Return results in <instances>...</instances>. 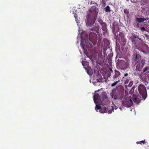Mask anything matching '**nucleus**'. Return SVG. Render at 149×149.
Returning <instances> with one entry per match:
<instances>
[{
	"label": "nucleus",
	"mask_w": 149,
	"mask_h": 149,
	"mask_svg": "<svg viewBox=\"0 0 149 149\" xmlns=\"http://www.w3.org/2000/svg\"><path fill=\"white\" fill-rule=\"evenodd\" d=\"M97 7L93 6L89 9L86 19V25L90 26L95 23L98 12Z\"/></svg>",
	"instance_id": "obj_1"
},
{
	"label": "nucleus",
	"mask_w": 149,
	"mask_h": 149,
	"mask_svg": "<svg viewBox=\"0 0 149 149\" xmlns=\"http://www.w3.org/2000/svg\"><path fill=\"white\" fill-rule=\"evenodd\" d=\"M119 30V26L118 25L113 24V33L114 35L115 36V38L116 39V40L119 41L120 42H122V43L125 44L126 42V39L123 37V33L122 32H120L119 36L121 37L120 40L118 36V35L117 34L116 36V33H118Z\"/></svg>",
	"instance_id": "obj_2"
},
{
	"label": "nucleus",
	"mask_w": 149,
	"mask_h": 149,
	"mask_svg": "<svg viewBox=\"0 0 149 149\" xmlns=\"http://www.w3.org/2000/svg\"><path fill=\"white\" fill-rule=\"evenodd\" d=\"M132 103V99L129 97L124 98L122 101V105L125 107H130L131 106Z\"/></svg>",
	"instance_id": "obj_3"
},
{
	"label": "nucleus",
	"mask_w": 149,
	"mask_h": 149,
	"mask_svg": "<svg viewBox=\"0 0 149 149\" xmlns=\"http://www.w3.org/2000/svg\"><path fill=\"white\" fill-rule=\"evenodd\" d=\"M138 90L139 93L143 97L145 96L147 94V92L146 88L143 84H140L138 86Z\"/></svg>",
	"instance_id": "obj_4"
},
{
	"label": "nucleus",
	"mask_w": 149,
	"mask_h": 149,
	"mask_svg": "<svg viewBox=\"0 0 149 149\" xmlns=\"http://www.w3.org/2000/svg\"><path fill=\"white\" fill-rule=\"evenodd\" d=\"M145 63V60L143 59L141 60L140 62H137L136 63V68L135 69L136 71L140 72L143 66Z\"/></svg>",
	"instance_id": "obj_5"
},
{
	"label": "nucleus",
	"mask_w": 149,
	"mask_h": 149,
	"mask_svg": "<svg viewBox=\"0 0 149 149\" xmlns=\"http://www.w3.org/2000/svg\"><path fill=\"white\" fill-rule=\"evenodd\" d=\"M111 97L114 100H122L123 96L119 92H113L112 93Z\"/></svg>",
	"instance_id": "obj_6"
},
{
	"label": "nucleus",
	"mask_w": 149,
	"mask_h": 149,
	"mask_svg": "<svg viewBox=\"0 0 149 149\" xmlns=\"http://www.w3.org/2000/svg\"><path fill=\"white\" fill-rule=\"evenodd\" d=\"M97 36L94 33H91L89 34V40L93 44L97 40Z\"/></svg>",
	"instance_id": "obj_7"
},
{
	"label": "nucleus",
	"mask_w": 149,
	"mask_h": 149,
	"mask_svg": "<svg viewBox=\"0 0 149 149\" xmlns=\"http://www.w3.org/2000/svg\"><path fill=\"white\" fill-rule=\"evenodd\" d=\"M81 47L82 49L85 51V50H86V48L87 49H88L90 47V44L89 43H87L86 42V40H82V39L81 40Z\"/></svg>",
	"instance_id": "obj_8"
},
{
	"label": "nucleus",
	"mask_w": 149,
	"mask_h": 149,
	"mask_svg": "<svg viewBox=\"0 0 149 149\" xmlns=\"http://www.w3.org/2000/svg\"><path fill=\"white\" fill-rule=\"evenodd\" d=\"M104 42V47L103 48V52L104 54H106V50L109 48V45L110 42L108 40L105 38L103 40Z\"/></svg>",
	"instance_id": "obj_9"
},
{
	"label": "nucleus",
	"mask_w": 149,
	"mask_h": 149,
	"mask_svg": "<svg viewBox=\"0 0 149 149\" xmlns=\"http://www.w3.org/2000/svg\"><path fill=\"white\" fill-rule=\"evenodd\" d=\"M132 58L135 61L139 62L141 59V57L140 55L136 52L133 54Z\"/></svg>",
	"instance_id": "obj_10"
},
{
	"label": "nucleus",
	"mask_w": 149,
	"mask_h": 149,
	"mask_svg": "<svg viewBox=\"0 0 149 149\" xmlns=\"http://www.w3.org/2000/svg\"><path fill=\"white\" fill-rule=\"evenodd\" d=\"M136 144H141V143H142L143 144H145V149H149V145L147 142V141L146 140H143L140 141H137L136 142Z\"/></svg>",
	"instance_id": "obj_11"
},
{
	"label": "nucleus",
	"mask_w": 149,
	"mask_h": 149,
	"mask_svg": "<svg viewBox=\"0 0 149 149\" xmlns=\"http://www.w3.org/2000/svg\"><path fill=\"white\" fill-rule=\"evenodd\" d=\"M144 44L142 43H139V44L136 46V48L139 49V51L144 52H145L143 50V47Z\"/></svg>",
	"instance_id": "obj_12"
},
{
	"label": "nucleus",
	"mask_w": 149,
	"mask_h": 149,
	"mask_svg": "<svg viewBox=\"0 0 149 149\" xmlns=\"http://www.w3.org/2000/svg\"><path fill=\"white\" fill-rule=\"evenodd\" d=\"M93 100H94V103L95 104H96L97 103V102H96V100H101V97L97 93H96L93 96Z\"/></svg>",
	"instance_id": "obj_13"
},
{
	"label": "nucleus",
	"mask_w": 149,
	"mask_h": 149,
	"mask_svg": "<svg viewBox=\"0 0 149 149\" xmlns=\"http://www.w3.org/2000/svg\"><path fill=\"white\" fill-rule=\"evenodd\" d=\"M101 26H102V30L104 31L103 33L105 34L107 32V24L105 23L101 25Z\"/></svg>",
	"instance_id": "obj_14"
},
{
	"label": "nucleus",
	"mask_w": 149,
	"mask_h": 149,
	"mask_svg": "<svg viewBox=\"0 0 149 149\" xmlns=\"http://www.w3.org/2000/svg\"><path fill=\"white\" fill-rule=\"evenodd\" d=\"M130 62V61L129 59L127 60L126 62H124L123 64L124 66L123 67V69H125L128 68L129 67Z\"/></svg>",
	"instance_id": "obj_15"
},
{
	"label": "nucleus",
	"mask_w": 149,
	"mask_h": 149,
	"mask_svg": "<svg viewBox=\"0 0 149 149\" xmlns=\"http://www.w3.org/2000/svg\"><path fill=\"white\" fill-rule=\"evenodd\" d=\"M133 101L137 104H139L140 101V100L136 95H133Z\"/></svg>",
	"instance_id": "obj_16"
},
{
	"label": "nucleus",
	"mask_w": 149,
	"mask_h": 149,
	"mask_svg": "<svg viewBox=\"0 0 149 149\" xmlns=\"http://www.w3.org/2000/svg\"><path fill=\"white\" fill-rule=\"evenodd\" d=\"M101 98L102 100L103 101H104V100H107V94L104 92L102 93V94Z\"/></svg>",
	"instance_id": "obj_17"
},
{
	"label": "nucleus",
	"mask_w": 149,
	"mask_h": 149,
	"mask_svg": "<svg viewBox=\"0 0 149 149\" xmlns=\"http://www.w3.org/2000/svg\"><path fill=\"white\" fill-rule=\"evenodd\" d=\"M99 112L101 113H104L107 112V109L106 107H101V109L99 110Z\"/></svg>",
	"instance_id": "obj_18"
},
{
	"label": "nucleus",
	"mask_w": 149,
	"mask_h": 149,
	"mask_svg": "<svg viewBox=\"0 0 149 149\" xmlns=\"http://www.w3.org/2000/svg\"><path fill=\"white\" fill-rule=\"evenodd\" d=\"M89 30H91L92 31H95L96 32L98 33L99 29V26H95L94 27H92V28L91 29H89Z\"/></svg>",
	"instance_id": "obj_19"
},
{
	"label": "nucleus",
	"mask_w": 149,
	"mask_h": 149,
	"mask_svg": "<svg viewBox=\"0 0 149 149\" xmlns=\"http://www.w3.org/2000/svg\"><path fill=\"white\" fill-rule=\"evenodd\" d=\"M136 21L139 22L141 23L146 20V19L143 18H136Z\"/></svg>",
	"instance_id": "obj_20"
},
{
	"label": "nucleus",
	"mask_w": 149,
	"mask_h": 149,
	"mask_svg": "<svg viewBox=\"0 0 149 149\" xmlns=\"http://www.w3.org/2000/svg\"><path fill=\"white\" fill-rule=\"evenodd\" d=\"M114 72L115 73V74L117 76H118V77L120 75V72L118 70H114Z\"/></svg>",
	"instance_id": "obj_21"
},
{
	"label": "nucleus",
	"mask_w": 149,
	"mask_h": 149,
	"mask_svg": "<svg viewBox=\"0 0 149 149\" xmlns=\"http://www.w3.org/2000/svg\"><path fill=\"white\" fill-rule=\"evenodd\" d=\"M105 11L106 12H110L111 10H110V8L109 6H107L105 8Z\"/></svg>",
	"instance_id": "obj_22"
},
{
	"label": "nucleus",
	"mask_w": 149,
	"mask_h": 149,
	"mask_svg": "<svg viewBox=\"0 0 149 149\" xmlns=\"http://www.w3.org/2000/svg\"><path fill=\"white\" fill-rule=\"evenodd\" d=\"M101 107V106L96 104V107H95V109L97 111V110H100Z\"/></svg>",
	"instance_id": "obj_23"
},
{
	"label": "nucleus",
	"mask_w": 149,
	"mask_h": 149,
	"mask_svg": "<svg viewBox=\"0 0 149 149\" xmlns=\"http://www.w3.org/2000/svg\"><path fill=\"white\" fill-rule=\"evenodd\" d=\"M120 82V80H118L116 81L115 82L112 83L111 84V86L112 87H113L115 86L118 82Z\"/></svg>",
	"instance_id": "obj_24"
},
{
	"label": "nucleus",
	"mask_w": 149,
	"mask_h": 149,
	"mask_svg": "<svg viewBox=\"0 0 149 149\" xmlns=\"http://www.w3.org/2000/svg\"><path fill=\"white\" fill-rule=\"evenodd\" d=\"M98 22L100 23V24L101 25L102 24L104 23H105L103 22L102 19H99L98 20Z\"/></svg>",
	"instance_id": "obj_25"
},
{
	"label": "nucleus",
	"mask_w": 149,
	"mask_h": 149,
	"mask_svg": "<svg viewBox=\"0 0 149 149\" xmlns=\"http://www.w3.org/2000/svg\"><path fill=\"white\" fill-rule=\"evenodd\" d=\"M90 5H91L92 4H94V6H96V7H98V4L96 3H93V2L92 1H91V2L89 3Z\"/></svg>",
	"instance_id": "obj_26"
},
{
	"label": "nucleus",
	"mask_w": 149,
	"mask_h": 149,
	"mask_svg": "<svg viewBox=\"0 0 149 149\" xmlns=\"http://www.w3.org/2000/svg\"><path fill=\"white\" fill-rule=\"evenodd\" d=\"M144 45L143 49L144 48L146 50H148V47L146 44H144V45Z\"/></svg>",
	"instance_id": "obj_27"
},
{
	"label": "nucleus",
	"mask_w": 149,
	"mask_h": 149,
	"mask_svg": "<svg viewBox=\"0 0 149 149\" xmlns=\"http://www.w3.org/2000/svg\"><path fill=\"white\" fill-rule=\"evenodd\" d=\"M130 78L129 77V78L127 79L125 81L124 83L125 84H127L129 82Z\"/></svg>",
	"instance_id": "obj_28"
},
{
	"label": "nucleus",
	"mask_w": 149,
	"mask_h": 149,
	"mask_svg": "<svg viewBox=\"0 0 149 149\" xmlns=\"http://www.w3.org/2000/svg\"><path fill=\"white\" fill-rule=\"evenodd\" d=\"M74 17H75V20L76 21H77L78 19V17L77 15V14H76V13H74Z\"/></svg>",
	"instance_id": "obj_29"
},
{
	"label": "nucleus",
	"mask_w": 149,
	"mask_h": 149,
	"mask_svg": "<svg viewBox=\"0 0 149 149\" xmlns=\"http://www.w3.org/2000/svg\"><path fill=\"white\" fill-rule=\"evenodd\" d=\"M133 82L132 81H130L128 85V86H129V87L132 86L133 85Z\"/></svg>",
	"instance_id": "obj_30"
},
{
	"label": "nucleus",
	"mask_w": 149,
	"mask_h": 149,
	"mask_svg": "<svg viewBox=\"0 0 149 149\" xmlns=\"http://www.w3.org/2000/svg\"><path fill=\"white\" fill-rule=\"evenodd\" d=\"M137 36L136 35H133V36L132 37V39H136L137 38Z\"/></svg>",
	"instance_id": "obj_31"
},
{
	"label": "nucleus",
	"mask_w": 149,
	"mask_h": 149,
	"mask_svg": "<svg viewBox=\"0 0 149 149\" xmlns=\"http://www.w3.org/2000/svg\"><path fill=\"white\" fill-rule=\"evenodd\" d=\"M142 79L143 80V81L145 82H146L147 81V79L146 78H142Z\"/></svg>",
	"instance_id": "obj_32"
},
{
	"label": "nucleus",
	"mask_w": 149,
	"mask_h": 149,
	"mask_svg": "<svg viewBox=\"0 0 149 149\" xmlns=\"http://www.w3.org/2000/svg\"><path fill=\"white\" fill-rule=\"evenodd\" d=\"M148 69V67H146L143 71V72H146Z\"/></svg>",
	"instance_id": "obj_33"
},
{
	"label": "nucleus",
	"mask_w": 149,
	"mask_h": 149,
	"mask_svg": "<svg viewBox=\"0 0 149 149\" xmlns=\"http://www.w3.org/2000/svg\"><path fill=\"white\" fill-rule=\"evenodd\" d=\"M82 63L83 65L84 66V64H85L86 63H87V62L86 61H82Z\"/></svg>",
	"instance_id": "obj_34"
},
{
	"label": "nucleus",
	"mask_w": 149,
	"mask_h": 149,
	"mask_svg": "<svg viewBox=\"0 0 149 149\" xmlns=\"http://www.w3.org/2000/svg\"><path fill=\"white\" fill-rule=\"evenodd\" d=\"M118 77V76H116L115 74V75L113 76V79H115L117 77Z\"/></svg>",
	"instance_id": "obj_35"
},
{
	"label": "nucleus",
	"mask_w": 149,
	"mask_h": 149,
	"mask_svg": "<svg viewBox=\"0 0 149 149\" xmlns=\"http://www.w3.org/2000/svg\"><path fill=\"white\" fill-rule=\"evenodd\" d=\"M141 29L142 31H145L146 30V29L144 27L141 28Z\"/></svg>",
	"instance_id": "obj_36"
},
{
	"label": "nucleus",
	"mask_w": 149,
	"mask_h": 149,
	"mask_svg": "<svg viewBox=\"0 0 149 149\" xmlns=\"http://www.w3.org/2000/svg\"><path fill=\"white\" fill-rule=\"evenodd\" d=\"M109 70L111 72H112V73L113 72V71L112 68H109Z\"/></svg>",
	"instance_id": "obj_37"
},
{
	"label": "nucleus",
	"mask_w": 149,
	"mask_h": 149,
	"mask_svg": "<svg viewBox=\"0 0 149 149\" xmlns=\"http://www.w3.org/2000/svg\"><path fill=\"white\" fill-rule=\"evenodd\" d=\"M112 112V111L111 110H109L108 111V112L109 113H111Z\"/></svg>",
	"instance_id": "obj_38"
},
{
	"label": "nucleus",
	"mask_w": 149,
	"mask_h": 149,
	"mask_svg": "<svg viewBox=\"0 0 149 149\" xmlns=\"http://www.w3.org/2000/svg\"><path fill=\"white\" fill-rule=\"evenodd\" d=\"M128 75V73H125V74L124 75V76L126 77V76H127Z\"/></svg>",
	"instance_id": "obj_39"
},
{
	"label": "nucleus",
	"mask_w": 149,
	"mask_h": 149,
	"mask_svg": "<svg viewBox=\"0 0 149 149\" xmlns=\"http://www.w3.org/2000/svg\"><path fill=\"white\" fill-rule=\"evenodd\" d=\"M108 76L109 77H110V76L111 75V74L110 73H108Z\"/></svg>",
	"instance_id": "obj_40"
},
{
	"label": "nucleus",
	"mask_w": 149,
	"mask_h": 149,
	"mask_svg": "<svg viewBox=\"0 0 149 149\" xmlns=\"http://www.w3.org/2000/svg\"><path fill=\"white\" fill-rule=\"evenodd\" d=\"M136 74V72H134V74Z\"/></svg>",
	"instance_id": "obj_41"
},
{
	"label": "nucleus",
	"mask_w": 149,
	"mask_h": 149,
	"mask_svg": "<svg viewBox=\"0 0 149 149\" xmlns=\"http://www.w3.org/2000/svg\"><path fill=\"white\" fill-rule=\"evenodd\" d=\"M138 39H140V38H139L138 37Z\"/></svg>",
	"instance_id": "obj_42"
}]
</instances>
